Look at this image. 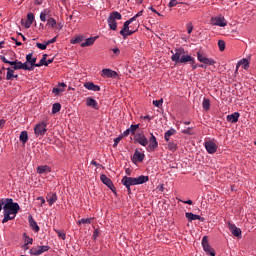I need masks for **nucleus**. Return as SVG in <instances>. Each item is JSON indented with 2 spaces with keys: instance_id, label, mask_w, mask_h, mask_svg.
Here are the masks:
<instances>
[{
  "instance_id": "nucleus-11",
  "label": "nucleus",
  "mask_w": 256,
  "mask_h": 256,
  "mask_svg": "<svg viewBox=\"0 0 256 256\" xmlns=\"http://www.w3.org/2000/svg\"><path fill=\"white\" fill-rule=\"evenodd\" d=\"M49 249V246H36L32 249H30L31 255H41L45 253Z\"/></svg>"
},
{
  "instance_id": "nucleus-51",
  "label": "nucleus",
  "mask_w": 256,
  "mask_h": 256,
  "mask_svg": "<svg viewBox=\"0 0 256 256\" xmlns=\"http://www.w3.org/2000/svg\"><path fill=\"white\" fill-rule=\"evenodd\" d=\"M187 31H188L189 35H191V33H193V24H191V23L187 24Z\"/></svg>"
},
{
  "instance_id": "nucleus-8",
  "label": "nucleus",
  "mask_w": 256,
  "mask_h": 256,
  "mask_svg": "<svg viewBox=\"0 0 256 256\" xmlns=\"http://www.w3.org/2000/svg\"><path fill=\"white\" fill-rule=\"evenodd\" d=\"M10 65H13V69L15 71L19 69H23L24 71H31V66H29V63H22L17 60L10 62Z\"/></svg>"
},
{
  "instance_id": "nucleus-46",
  "label": "nucleus",
  "mask_w": 256,
  "mask_h": 256,
  "mask_svg": "<svg viewBox=\"0 0 256 256\" xmlns=\"http://www.w3.org/2000/svg\"><path fill=\"white\" fill-rule=\"evenodd\" d=\"M153 105L155 107H162L163 105V99H160V100H153Z\"/></svg>"
},
{
  "instance_id": "nucleus-3",
  "label": "nucleus",
  "mask_w": 256,
  "mask_h": 256,
  "mask_svg": "<svg viewBox=\"0 0 256 256\" xmlns=\"http://www.w3.org/2000/svg\"><path fill=\"white\" fill-rule=\"evenodd\" d=\"M147 181H149L148 176H139L138 178L125 176L122 178V184L125 185L129 193L131 192L132 185H143V183H147Z\"/></svg>"
},
{
  "instance_id": "nucleus-5",
  "label": "nucleus",
  "mask_w": 256,
  "mask_h": 256,
  "mask_svg": "<svg viewBox=\"0 0 256 256\" xmlns=\"http://www.w3.org/2000/svg\"><path fill=\"white\" fill-rule=\"evenodd\" d=\"M133 21H135V18H130L129 20L124 22L122 30L120 31V35H122L123 37H128L129 35H133L135 30L129 29V24L133 23Z\"/></svg>"
},
{
  "instance_id": "nucleus-28",
  "label": "nucleus",
  "mask_w": 256,
  "mask_h": 256,
  "mask_svg": "<svg viewBox=\"0 0 256 256\" xmlns=\"http://www.w3.org/2000/svg\"><path fill=\"white\" fill-rule=\"evenodd\" d=\"M175 133H177V130H175L174 128L166 131L164 134L165 141L169 142V139H171L172 135H175Z\"/></svg>"
},
{
  "instance_id": "nucleus-52",
  "label": "nucleus",
  "mask_w": 256,
  "mask_h": 256,
  "mask_svg": "<svg viewBox=\"0 0 256 256\" xmlns=\"http://www.w3.org/2000/svg\"><path fill=\"white\" fill-rule=\"evenodd\" d=\"M37 201H40V204H39L40 207H43V205H45V198L40 196L37 198Z\"/></svg>"
},
{
  "instance_id": "nucleus-49",
  "label": "nucleus",
  "mask_w": 256,
  "mask_h": 256,
  "mask_svg": "<svg viewBox=\"0 0 256 256\" xmlns=\"http://www.w3.org/2000/svg\"><path fill=\"white\" fill-rule=\"evenodd\" d=\"M121 139H123V136L115 138L113 147H117V145H119V143L121 142Z\"/></svg>"
},
{
  "instance_id": "nucleus-60",
  "label": "nucleus",
  "mask_w": 256,
  "mask_h": 256,
  "mask_svg": "<svg viewBox=\"0 0 256 256\" xmlns=\"http://www.w3.org/2000/svg\"><path fill=\"white\" fill-rule=\"evenodd\" d=\"M4 206H5V200H0V211H2Z\"/></svg>"
},
{
  "instance_id": "nucleus-48",
  "label": "nucleus",
  "mask_w": 256,
  "mask_h": 256,
  "mask_svg": "<svg viewBox=\"0 0 256 256\" xmlns=\"http://www.w3.org/2000/svg\"><path fill=\"white\" fill-rule=\"evenodd\" d=\"M83 41V38L81 37H76L75 39L71 40L72 45H75L77 43H81Z\"/></svg>"
},
{
  "instance_id": "nucleus-59",
  "label": "nucleus",
  "mask_w": 256,
  "mask_h": 256,
  "mask_svg": "<svg viewBox=\"0 0 256 256\" xmlns=\"http://www.w3.org/2000/svg\"><path fill=\"white\" fill-rule=\"evenodd\" d=\"M53 63V59H48V60H45V67H47L49 64Z\"/></svg>"
},
{
  "instance_id": "nucleus-30",
  "label": "nucleus",
  "mask_w": 256,
  "mask_h": 256,
  "mask_svg": "<svg viewBox=\"0 0 256 256\" xmlns=\"http://www.w3.org/2000/svg\"><path fill=\"white\" fill-rule=\"evenodd\" d=\"M46 199H47V202L49 203V205L51 206L57 201V194H55V193L48 194Z\"/></svg>"
},
{
  "instance_id": "nucleus-45",
  "label": "nucleus",
  "mask_w": 256,
  "mask_h": 256,
  "mask_svg": "<svg viewBox=\"0 0 256 256\" xmlns=\"http://www.w3.org/2000/svg\"><path fill=\"white\" fill-rule=\"evenodd\" d=\"M218 47H219L220 51H225V41L219 40Z\"/></svg>"
},
{
  "instance_id": "nucleus-44",
  "label": "nucleus",
  "mask_w": 256,
  "mask_h": 256,
  "mask_svg": "<svg viewBox=\"0 0 256 256\" xmlns=\"http://www.w3.org/2000/svg\"><path fill=\"white\" fill-rule=\"evenodd\" d=\"M182 133H183L184 135H193V128L188 127V128H186V129L182 130Z\"/></svg>"
},
{
  "instance_id": "nucleus-17",
  "label": "nucleus",
  "mask_w": 256,
  "mask_h": 256,
  "mask_svg": "<svg viewBox=\"0 0 256 256\" xmlns=\"http://www.w3.org/2000/svg\"><path fill=\"white\" fill-rule=\"evenodd\" d=\"M26 63H28V67H31V71H33L37 63V58H33V54H28L26 56Z\"/></svg>"
},
{
  "instance_id": "nucleus-43",
  "label": "nucleus",
  "mask_w": 256,
  "mask_h": 256,
  "mask_svg": "<svg viewBox=\"0 0 256 256\" xmlns=\"http://www.w3.org/2000/svg\"><path fill=\"white\" fill-rule=\"evenodd\" d=\"M52 93H54L55 95H59V93H63V88H61V86H57L53 88Z\"/></svg>"
},
{
  "instance_id": "nucleus-10",
  "label": "nucleus",
  "mask_w": 256,
  "mask_h": 256,
  "mask_svg": "<svg viewBox=\"0 0 256 256\" xmlns=\"http://www.w3.org/2000/svg\"><path fill=\"white\" fill-rule=\"evenodd\" d=\"M197 59L200 63H203L204 65H215V60L211 58H207L203 52H197Z\"/></svg>"
},
{
  "instance_id": "nucleus-42",
  "label": "nucleus",
  "mask_w": 256,
  "mask_h": 256,
  "mask_svg": "<svg viewBox=\"0 0 256 256\" xmlns=\"http://www.w3.org/2000/svg\"><path fill=\"white\" fill-rule=\"evenodd\" d=\"M36 47H38V49H41V51H45V49H47V43H36Z\"/></svg>"
},
{
  "instance_id": "nucleus-62",
  "label": "nucleus",
  "mask_w": 256,
  "mask_h": 256,
  "mask_svg": "<svg viewBox=\"0 0 256 256\" xmlns=\"http://www.w3.org/2000/svg\"><path fill=\"white\" fill-rule=\"evenodd\" d=\"M183 203H185L186 205H193V201L192 200L183 201Z\"/></svg>"
},
{
  "instance_id": "nucleus-41",
  "label": "nucleus",
  "mask_w": 256,
  "mask_h": 256,
  "mask_svg": "<svg viewBox=\"0 0 256 256\" xmlns=\"http://www.w3.org/2000/svg\"><path fill=\"white\" fill-rule=\"evenodd\" d=\"M129 129H130V133L132 135H135V132L139 129V124L131 125Z\"/></svg>"
},
{
  "instance_id": "nucleus-40",
  "label": "nucleus",
  "mask_w": 256,
  "mask_h": 256,
  "mask_svg": "<svg viewBox=\"0 0 256 256\" xmlns=\"http://www.w3.org/2000/svg\"><path fill=\"white\" fill-rule=\"evenodd\" d=\"M45 61H47V54H44L42 59L39 61L38 64H35V67H43L45 65Z\"/></svg>"
},
{
  "instance_id": "nucleus-12",
  "label": "nucleus",
  "mask_w": 256,
  "mask_h": 256,
  "mask_svg": "<svg viewBox=\"0 0 256 256\" xmlns=\"http://www.w3.org/2000/svg\"><path fill=\"white\" fill-rule=\"evenodd\" d=\"M205 149L210 155H213V153H217V144L213 141H206L205 142Z\"/></svg>"
},
{
  "instance_id": "nucleus-19",
  "label": "nucleus",
  "mask_w": 256,
  "mask_h": 256,
  "mask_svg": "<svg viewBox=\"0 0 256 256\" xmlns=\"http://www.w3.org/2000/svg\"><path fill=\"white\" fill-rule=\"evenodd\" d=\"M185 217L188 221H203V218L200 215L193 214L191 212H186Z\"/></svg>"
},
{
  "instance_id": "nucleus-4",
  "label": "nucleus",
  "mask_w": 256,
  "mask_h": 256,
  "mask_svg": "<svg viewBox=\"0 0 256 256\" xmlns=\"http://www.w3.org/2000/svg\"><path fill=\"white\" fill-rule=\"evenodd\" d=\"M121 19H122L121 13H119L117 11L110 13V15L108 17V25L112 31L117 30V21L116 20L121 21Z\"/></svg>"
},
{
  "instance_id": "nucleus-37",
  "label": "nucleus",
  "mask_w": 256,
  "mask_h": 256,
  "mask_svg": "<svg viewBox=\"0 0 256 256\" xmlns=\"http://www.w3.org/2000/svg\"><path fill=\"white\" fill-rule=\"evenodd\" d=\"M93 221V218H82L81 220L78 221V225H90V223Z\"/></svg>"
},
{
  "instance_id": "nucleus-24",
  "label": "nucleus",
  "mask_w": 256,
  "mask_h": 256,
  "mask_svg": "<svg viewBox=\"0 0 256 256\" xmlns=\"http://www.w3.org/2000/svg\"><path fill=\"white\" fill-rule=\"evenodd\" d=\"M28 221L30 223V227H31L32 231H35V233H38L39 225H37V222L35 221V219H33V216H29Z\"/></svg>"
},
{
  "instance_id": "nucleus-56",
  "label": "nucleus",
  "mask_w": 256,
  "mask_h": 256,
  "mask_svg": "<svg viewBox=\"0 0 256 256\" xmlns=\"http://www.w3.org/2000/svg\"><path fill=\"white\" fill-rule=\"evenodd\" d=\"M142 15H143V11H140L134 17H132V19H134V21H136L137 17H141Z\"/></svg>"
},
{
  "instance_id": "nucleus-23",
  "label": "nucleus",
  "mask_w": 256,
  "mask_h": 256,
  "mask_svg": "<svg viewBox=\"0 0 256 256\" xmlns=\"http://www.w3.org/2000/svg\"><path fill=\"white\" fill-rule=\"evenodd\" d=\"M84 87L89 91H101V87H99L98 85H95V83L93 82H88L84 84Z\"/></svg>"
},
{
  "instance_id": "nucleus-7",
  "label": "nucleus",
  "mask_w": 256,
  "mask_h": 256,
  "mask_svg": "<svg viewBox=\"0 0 256 256\" xmlns=\"http://www.w3.org/2000/svg\"><path fill=\"white\" fill-rule=\"evenodd\" d=\"M202 246L205 253L211 256H215V250L211 247V245H209V239L207 238V236H204L202 238Z\"/></svg>"
},
{
  "instance_id": "nucleus-58",
  "label": "nucleus",
  "mask_w": 256,
  "mask_h": 256,
  "mask_svg": "<svg viewBox=\"0 0 256 256\" xmlns=\"http://www.w3.org/2000/svg\"><path fill=\"white\" fill-rule=\"evenodd\" d=\"M93 237L94 239H97L99 237V230H94Z\"/></svg>"
},
{
  "instance_id": "nucleus-39",
  "label": "nucleus",
  "mask_w": 256,
  "mask_h": 256,
  "mask_svg": "<svg viewBox=\"0 0 256 256\" xmlns=\"http://www.w3.org/2000/svg\"><path fill=\"white\" fill-rule=\"evenodd\" d=\"M168 149L169 151H172V153H175V151H177V144L174 142H169Z\"/></svg>"
},
{
  "instance_id": "nucleus-20",
  "label": "nucleus",
  "mask_w": 256,
  "mask_h": 256,
  "mask_svg": "<svg viewBox=\"0 0 256 256\" xmlns=\"http://www.w3.org/2000/svg\"><path fill=\"white\" fill-rule=\"evenodd\" d=\"M100 179L102 183H104V185H107V187L113 191L114 189L113 182L111 181V179H109V177H107L106 175H101Z\"/></svg>"
},
{
  "instance_id": "nucleus-38",
  "label": "nucleus",
  "mask_w": 256,
  "mask_h": 256,
  "mask_svg": "<svg viewBox=\"0 0 256 256\" xmlns=\"http://www.w3.org/2000/svg\"><path fill=\"white\" fill-rule=\"evenodd\" d=\"M47 15H49V10H44L40 13V21H47Z\"/></svg>"
},
{
  "instance_id": "nucleus-61",
  "label": "nucleus",
  "mask_w": 256,
  "mask_h": 256,
  "mask_svg": "<svg viewBox=\"0 0 256 256\" xmlns=\"http://www.w3.org/2000/svg\"><path fill=\"white\" fill-rule=\"evenodd\" d=\"M131 133V130L128 128L126 131H124L123 136L127 137Z\"/></svg>"
},
{
  "instance_id": "nucleus-53",
  "label": "nucleus",
  "mask_w": 256,
  "mask_h": 256,
  "mask_svg": "<svg viewBox=\"0 0 256 256\" xmlns=\"http://www.w3.org/2000/svg\"><path fill=\"white\" fill-rule=\"evenodd\" d=\"M56 41H57V37H54V38H52V39L46 41V45L49 46V45L55 43Z\"/></svg>"
},
{
  "instance_id": "nucleus-25",
  "label": "nucleus",
  "mask_w": 256,
  "mask_h": 256,
  "mask_svg": "<svg viewBox=\"0 0 256 256\" xmlns=\"http://www.w3.org/2000/svg\"><path fill=\"white\" fill-rule=\"evenodd\" d=\"M227 121L229 123H237V121H239V113L234 112L233 114L228 115L227 116Z\"/></svg>"
},
{
  "instance_id": "nucleus-26",
  "label": "nucleus",
  "mask_w": 256,
  "mask_h": 256,
  "mask_svg": "<svg viewBox=\"0 0 256 256\" xmlns=\"http://www.w3.org/2000/svg\"><path fill=\"white\" fill-rule=\"evenodd\" d=\"M86 105L88 107H92V109H99V106L97 104V100H95L93 98H87Z\"/></svg>"
},
{
  "instance_id": "nucleus-2",
  "label": "nucleus",
  "mask_w": 256,
  "mask_h": 256,
  "mask_svg": "<svg viewBox=\"0 0 256 256\" xmlns=\"http://www.w3.org/2000/svg\"><path fill=\"white\" fill-rule=\"evenodd\" d=\"M171 61L174 63H195V58L185 52L183 48H176L171 51Z\"/></svg>"
},
{
  "instance_id": "nucleus-14",
  "label": "nucleus",
  "mask_w": 256,
  "mask_h": 256,
  "mask_svg": "<svg viewBox=\"0 0 256 256\" xmlns=\"http://www.w3.org/2000/svg\"><path fill=\"white\" fill-rule=\"evenodd\" d=\"M145 159V154L139 151V149H136L132 158V161L134 163H141Z\"/></svg>"
},
{
  "instance_id": "nucleus-57",
  "label": "nucleus",
  "mask_w": 256,
  "mask_h": 256,
  "mask_svg": "<svg viewBox=\"0 0 256 256\" xmlns=\"http://www.w3.org/2000/svg\"><path fill=\"white\" fill-rule=\"evenodd\" d=\"M56 29H58V31H61V29H63V23L56 22Z\"/></svg>"
},
{
  "instance_id": "nucleus-64",
  "label": "nucleus",
  "mask_w": 256,
  "mask_h": 256,
  "mask_svg": "<svg viewBox=\"0 0 256 256\" xmlns=\"http://www.w3.org/2000/svg\"><path fill=\"white\" fill-rule=\"evenodd\" d=\"M112 51H113V53H116V54L120 53L119 48H113Z\"/></svg>"
},
{
  "instance_id": "nucleus-18",
  "label": "nucleus",
  "mask_w": 256,
  "mask_h": 256,
  "mask_svg": "<svg viewBox=\"0 0 256 256\" xmlns=\"http://www.w3.org/2000/svg\"><path fill=\"white\" fill-rule=\"evenodd\" d=\"M136 141L142 145V147H147V145H149V140L147 139V137H145V135L143 134H139L136 136Z\"/></svg>"
},
{
  "instance_id": "nucleus-22",
  "label": "nucleus",
  "mask_w": 256,
  "mask_h": 256,
  "mask_svg": "<svg viewBox=\"0 0 256 256\" xmlns=\"http://www.w3.org/2000/svg\"><path fill=\"white\" fill-rule=\"evenodd\" d=\"M37 173L39 175H43L45 173H51V167H49L48 165L38 166L37 167Z\"/></svg>"
},
{
  "instance_id": "nucleus-15",
  "label": "nucleus",
  "mask_w": 256,
  "mask_h": 256,
  "mask_svg": "<svg viewBox=\"0 0 256 256\" xmlns=\"http://www.w3.org/2000/svg\"><path fill=\"white\" fill-rule=\"evenodd\" d=\"M33 21H35V15L33 13H28L27 19L25 22L22 21V25H24L25 29H29V27L33 25Z\"/></svg>"
},
{
  "instance_id": "nucleus-6",
  "label": "nucleus",
  "mask_w": 256,
  "mask_h": 256,
  "mask_svg": "<svg viewBox=\"0 0 256 256\" xmlns=\"http://www.w3.org/2000/svg\"><path fill=\"white\" fill-rule=\"evenodd\" d=\"M34 133L36 137H43L47 133V124L45 122H40L34 128Z\"/></svg>"
},
{
  "instance_id": "nucleus-9",
  "label": "nucleus",
  "mask_w": 256,
  "mask_h": 256,
  "mask_svg": "<svg viewBox=\"0 0 256 256\" xmlns=\"http://www.w3.org/2000/svg\"><path fill=\"white\" fill-rule=\"evenodd\" d=\"M212 25H215L216 27H227V20H225V17L223 16H216L211 18Z\"/></svg>"
},
{
  "instance_id": "nucleus-35",
  "label": "nucleus",
  "mask_w": 256,
  "mask_h": 256,
  "mask_svg": "<svg viewBox=\"0 0 256 256\" xmlns=\"http://www.w3.org/2000/svg\"><path fill=\"white\" fill-rule=\"evenodd\" d=\"M61 111V104L60 103H55L52 106V113L55 115L56 113H59Z\"/></svg>"
},
{
  "instance_id": "nucleus-13",
  "label": "nucleus",
  "mask_w": 256,
  "mask_h": 256,
  "mask_svg": "<svg viewBox=\"0 0 256 256\" xmlns=\"http://www.w3.org/2000/svg\"><path fill=\"white\" fill-rule=\"evenodd\" d=\"M156 147H159V143L157 142V138L155 137V135H153V133H151L147 151H155Z\"/></svg>"
},
{
  "instance_id": "nucleus-36",
  "label": "nucleus",
  "mask_w": 256,
  "mask_h": 256,
  "mask_svg": "<svg viewBox=\"0 0 256 256\" xmlns=\"http://www.w3.org/2000/svg\"><path fill=\"white\" fill-rule=\"evenodd\" d=\"M27 245H33V238H30L29 236H25V244L23 246V249H29Z\"/></svg>"
},
{
  "instance_id": "nucleus-31",
  "label": "nucleus",
  "mask_w": 256,
  "mask_h": 256,
  "mask_svg": "<svg viewBox=\"0 0 256 256\" xmlns=\"http://www.w3.org/2000/svg\"><path fill=\"white\" fill-rule=\"evenodd\" d=\"M19 140L21 141V143H23L25 145V143H27V141H29V135L27 134V131H22L19 137Z\"/></svg>"
},
{
  "instance_id": "nucleus-27",
  "label": "nucleus",
  "mask_w": 256,
  "mask_h": 256,
  "mask_svg": "<svg viewBox=\"0 0 256 256\" xmlns=\"http://www.w3.org/2000/svg\"><path fill=\"white\" fill-rule=\"evenodd\" d=\"M95 41H97V37L87 38L84 42L81 43V47H91Z\"/></svg>"
},
{
  "instance_id": "nucleus-34",
  "label": "nucleus",
  "mask_w": 256,
  "mask_h": 256,
  "mask_svg": "<svg viewBox=\"0 0 256 256\" xmlns=\"http://www.w3.org/2000/svg\"><path fill=\"white\" fill-rule=\"evenodd\" d=\"M202 107H203L204 111H209V109H211V102H209V99L203 100Z\"/></svg>"
},
{
  "instance_id": "nucleus-16",
  "label": "nucleus",
  "mask_w": 256,
  "mask_h": 256,
  "mask_svg": "<svg viewBox=\"0 0 256 256\" xmlns=\"http://www.w3.org/2000/svg\"><path fill=\"white\" fill-rule=\"evenodd\" d=\"M228 229L234 235V237H241V230L234 224L229 223Z\"/></svg>"
},
{
  "instance_id": "nucleus-1",
  "label": "nucleus",
  "mask_w": 256,
  "mask_h": 256,
  "mask_svg": "<svg viewBox=\"0 0 256 256\" xmlns=\"http://www.w3.org/2000/svg\"><path fill=\"white\" fill-rule=\"evenodd\" d=\"M19 204L13 202V199H6L4 201L3 211L4 218L2 223H7L8 221L13 220L14 217H17V213H19Z\"/></svg>"
},
{
  "instance_id": "nucleus-33",
  "label": "nucleus",
  "mask_w": 256,
  "mask_h": 256,
  "mask_svg": "<svg viewBox=\"0 0 256 256\" xmlns=\"http://www.w3.org/2000/svg\"><path fill=\"white\" fill-rule=\"evenodd\" d=\"M14 73H15V71H13V69L7 68L6 79L9 81V80L13 79L14 77L17 78V75L15 76Z\"/></svg>"
},
{
  "instance_id": "nucleus-55",
  "label": "nucleus",
  "mask_w": 256,
  "mask_h": 256,
  "mask_svg": "<svg viewBox=\"0 0 256 256\" xmlns=\"http://www.w3.org/2000/svg\"><path fill=\"white\" fill-rule=\"evenodd\" d=\"M192 65V69H197V67H205L203 64L199 65V64H195V60L194 62H191Z\"/></svg>"
},
{
  "instance_id": "nucleus-21",
  "label": "nucleus",
  "mask_w": 256,
  "mask_h": 256,
  "mask_svg": "<svg viewBox=\"0 0 256 256\" xmlns=\"http://www.w3.org/2000/svg\"><path fill=\"white\" fill-rule=\"evenodd\" d=\"M102 77H111V78H115L117 77V72L111 70V69H103L102 70Z\"/></svg>"
},
{
  "instance_id": "nucleus-54",
  "label": "nucleus",
  "mask_w": 256,
  "mask_h": 256,
  "mask_svg": "<svg viewBox=\"0 0 256 256\" xmlns=\"http://www.w3.org/2000/svg\"><path fill=\"white\" fill-rule=\"evenodd\" d=\"M0 59L3 63H7L8 65H11L12 61L7 60V58H5V56H0Z\"/></svg>"
},
{
  "instance_id": "nucleus-47",
  "label": "nucleus",
  "mask_w": 256,
  "mask_h": 256,
  "mask_svg": "<svg viewBox=\"0 0 256 256\" xmlns=\"http://www.w3.org/2000/svg\"><path fill=\"white\" fill-rule=\"evenodd\" d=\"M56 233H57L58 237H60V239H63V241H65L66 236H65L64 232L56 230Z\"/></svg>"
},
{
  "instance_id": "nucleus-50",
  "label": "nucleus",
  "mask_w": 256,
  "mask_h": 256,
  "mask_svg": "<svg viewBox=\"0 0 256 256\" xmlns=\"http://www.w3.org/2000/svg\"><path fill=\"white\" fill-rule=\"evenodd\" d=\"M179 2H177V0H170L168 7H176V5H178Z\"/></svg>"
},
{
  "instance_id": "nucleus-63",
  "label": "nucleus",
  "mask_w": 256,
  "mask_h": 256,
  "mask_svg": "<svg viewBox=\"0 0 256 256\" xmlns=\"http://www.w3.org/2000/svg\"><path fill=\"white\" fill-rule=\"evenodd\" d=\"M5 125V120L1 119L0 120V129Z\"/></svg>"
},
{
  "instance_id": "nucleus-32",
  "label": "nucleus",
  "mask_w": 256,
  "mask_h": 256,
  "mask_svg": "<svg viewBox=\"0 0 256 256\" xmlns=\"http://www.w3.org/2000/svg\"><path fill=\"white\" fill-rule=\"evenodd\" d=\"M241 65H242L243 69H249V60H247V59L240 60L236 66L237 69H239V67H241Z\"/></svg>"
},
{
  "instance_id": "nucleus-29",
  "label": "nucleus",
  "mask_w": 256,
  "mask_h": 256,
  "mask_svg": "<svg viewBox=\"0 0 256 256\" xmlns=\"http://www.w3.org/2000/svg\"><path fill=\"white\" fill-rule=\"evenodd\" d=\"M46 27H50V29H55V27H57V20H55V18L53 17L48 18Z\"/></svg>"
}]
</instances>
